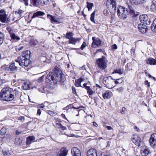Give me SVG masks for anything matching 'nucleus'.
Returning a JSON list of instances; mask_svg holds the SVG:
<instances>
[{"label":"nucleus","mask_w":156,"mask_h":156,"mask_svg":"<svg viewBox=\"0 0 156 156\" xmlns=\"http://www.w3.org/2000/svg\"><path fill=\"white\" fill-rule=\"evenodd\" d=\"M61 72L58 68H55L54 72H49L46 77V81L48 80L50 82L52 81L50 83V86H52L55 87L58 82L63 83L65 80V77L61 75Z\"/></svg>","instance_id":"f257e3e1"},{"label":"nucleus","mask_w":156,"mask_h":156,"mask_svg":"<svg viewBox=\"0 0 156 156\" xmlns=\"http://www.w3.org/2000/svg\"><path fill=\"white\" fill-rule=\"evenodd\" d=\"M19 93L16 89H13L8 87L4 88L0 92V97L5 101H11L18 96Z\"/></svg>","instance_id":"f03ea898"},{"label":"nucleus","mask_w":156,"mask_h":156,"mask_svg":"<svg viewBox=\"0 0 156 156\" xmlns=\"http://www.w3.org/2000/svg\"><path fill=\"white\" fill-rule=\"evenodd\" d=\"M29 51H26L22 53V55L19 57L16 60V62L21 66L27 67L30 64V58Z\"/></svg>","instance_id":"7ed1b4c3"},{"label":"nucleus","mask_w":156,"mask_h":156,"mask_svg":"<svg viewBox=\"0 0 156 156\" xmlns=\"http://www.w3.org/2000/svg\"><path fill=\"white\" fill-rule=\"evenodd\" d=\"M128 8L127 9L123 6H119L117 8V12L118 16L120 18L125 19L129 13L131 15L135 14V11L131 6L128 5Z\"/></svg>","instance_id":"20e7f679"},{"label":"nucleus","mask_w":156,"mask_h":156,"mask_svg":"<svg viewBox=\"0 0 156 156\" xmlns=\"http://www.w3.org/2000/svg\"><path fill=\"white\" fill-rule=\"evenodd\" d=\"M108 62L105 57L102 56L101 58L96 59L95 64L98 68L103 70L107 68Z\"/></svg>","instance_id":"39448f33"},{"label":"nucleus","mask_w":156,"mask_h":156,"mask_svg":"<svg viewBox=\"0 0 156 156\" xmlns=\"http://www.w3.org/2000/svg\"><path fill=\"white\" fill-rule=\"evenodd\" d=\"M30 2L34 6L36 7L44 6L47 4L49 2L46 0H30Z\"/></svg>","instance_id":"423d86ee"},{"label":"nucleus","mask_w":156,"mask_h":156,"mask_svg":"<svg viewBox=\"0 0 156 156\" xmlns=\"http://www.w3.org/2000/svg\"><path fill=\"white\" fill-rule=\"evenodd\" d=\"M93 42L91 45V46L93 48H96L97 47L100 48L102 46L101 41L100 39L95 37H92Z\"/></svg>","instance_id":"0eeeda50"},{"label":"nucleus","mask_w":156,"mask_h":156,"mask_svg":"<svg viewBox=\"0 0 156 156\" xmlns=\"http://www.w3.org/2000/svg\"><path fill=\"white\" fill-rule=\"evenodd\" d=\"M103 83L105 86L109 89H111L115 87V86L114 85V81L112 80H108L107 78H103Z\"/></svg>","instance_id":"6e6552de"},{"label":"nucleus","mask_w":156,"mask_h":156,"mask_svg":"<svg viewBox=\"0 0 156 156\" xmlns=\"http://www.w3.org/2000/svg\"><path fill=\"white\" fill-rule=\"evenodd\" d=\"M139 19L140 22L146 25H149L151 22L149 19H148V16L146 14H143L140 15L139 16Z\"/></svg>","instance_id":"1a4fd4ad"},{"label":"nucleus","mask_w":156,"mask_h":156,"mask_svg":"<svg viewBox=\"0 0 156 156\" xmlns=\"http://www.w3.org/2000/svg\"><path fill=\"white\" fill-rule=\"evenodd\" d=\"M140 153L142 156H151L150 154V150L146 146H143L141 147Z\"/></svg>","instance_id":"9d476101"},{"label":"nucleus","mask_w":156,"mask_h":156,"mask_svg":"<svg viewBox=\"0 0 156 156\" xmlns=\"http://www.w3.org/2000/svg\"><path fill=\"white\" fill-rule=\"evenodd\" d=\"M149 142L151 147L154 148L156 147V134L153 133L151 135Z\"/></svg>","instance_id":"9b49d317"},{"label":"nucleus","mask_w":156,"mask_h":156,"mask_svg":"<svg viewBox=\"0 0 156 156\" xmlns=\"http://www.w3.org/2000/svg\"><path fill=\"white\" fill-rule=\"evenodd\" d=\"M133 142L138 147L140 146L141 143L140 138L137 135H135L132 138Z\"/></svg>","instance_id":"f8f14e48"},{"label":"nucleus","mask_w":156,"mask_h":156,"mask_svg":"<svg viewBox=\"0 0 156 156\" xmlns=\"http://www.w3.org/2000/svg\"><path fill=\"white\" fill-rule=\"evenodd\" d=\"M7 15L6 13L0 14V21L3 23H8L10 22V20L7 18Z\"/></svg>","instance_id":"ddd939ff"},{"label":"nucleus","mask_w":156,"mask_h":156,"mask_svg":"<svg viewBox=\"0 0 156 156\" xmlns=\"http://www.w3.org/2000/svg\"><path fill=\"white\" fill-rule=\"evenodd\" d=\"M71 153L73 156H81L80 151L77 147H73L71 149Z\"/></svg>","instance_id":"4468645a"},{"label":"nucleus","mask_w":156,"mask_h":156,"mask_svg":"<svg viewBox=\"0 0 156 156\" xmlns=\"http://www.w3.org/2000/svg\"><path fill=\"white\" fill-rule=\"evenodd\" d=\"M138 28L142 34L144 33L147 30V27L144 24H139Z\"/></svg>","instance_id":"2eb2a0df"},{"label":"nucleus","mask_w":156,"mask_h":156,"mask_svg":"<svg viewBox=\"0 0 156 156\" xmlns=\"http://www.w3.org/2000/svg\"><path fill=\"white\" fill-rule=\"evenodd\" d=\"M68 152L67 150L66 147H63L58 152V156H66Z\"/></svg>","instance_id":"dca6fc26"},{"label":"nucleus","mask_w":156,"mask_h":156,"mask_svg":"<svg viewBox=\"0 0 156 156\" xmlns=\"http://www.w3.org/2000/svg\"><path fill=\"white\" fill-rule=\"evenodd\" d=\"M7 30L12 39L16 40H19L20 39V37L16 35L15 34L13 33V30H12L10 28H8L7 29Z\"/></svg>","instance_id":"f3484780"},{"label":"nucleus","mask_w":156,"mask_h":156,"mask_svg":"<svg viewBox=\"0 0 156 156\" xmlns=\"http://www.w3.org/2000/svg\"><path fill=\"white\" fill-rule=\"evenodd\" d=\"M47 17H50V20L52 23H62V20L61 19H59L56 18L55 16H53L50 14H48L47 15Z\"/></svg>","instance_id":"a211bd4d"},{"label":"nucleus","mask_w":156,"mask_h":156,"mask_svg":"<svg viewBox=\"0 0 156 156\" xmlns=\"http://www.w3.org/2000/svg\"><path fill=\"white\" fill-rule=\"evenodd\" d=\"M87 156H97L96 150L92 148L90 149L87 152Z\"/></svg>","instance_id":"6ab92c4d"},{"label":"nucleus","mask_w":156,"mask_h":156,"mask_svg":"<svg viewBox=\"0 0 156 156\" xmlns=\"http://www.w3.org/2000/svg\"><path fill=\"white\" fill-rule=\"evenodd\" d=\"M87 83H85L83 84V86L87 90V92L88 94H89L90 96L89 97H90V96L92 95L93 94V91L90 88V87L87 86Z\"/></svg>","instance_id":"aec40b11"},{"label":"nucleus","mask_w":156,"mask_h":156,"mask_svg":"<svg viewBox=\"0 0 156 156\" xmlns=\"http://www.w3.org/2000/svg\"><path fill=\"white\" fill-rule=\"evenodd\" d=\"M130 1L133 5H136L144 3L147 0H130Z\"/></svg>","instance_id":"412c9836"},{"label":"nucleus","mask_w":156,"mask_h":156,"mask_svg":"<svg viewBox=\"0 0 156 156\" xmlns=\"http://www.w3.org/2000/svg\"><path fill=\"white\" fill-rule=\"evenodd\" d=\"M26 143L27 145H29L32 142L35 141V138L34 136H29L27 138Z\"/></svg>","instance_id":"4be33fe9"},{"label":"nucleus","mask_w":156,"mask_h":156,"mask_svg":"<svg viewBox=\"0 0 156 156\" xmlns=\"http://www.w3.org/2000/svg\"><path fill=\"white\" fill-rule=\"evenodd\" d=\"M83 81V79L82 78H80L76 80L74 84L76 87H81L83 88V86L81 85V83Z\"/></svg>","instance_id":"5701e85b"},{"label":"nucleus","mask_w":156,"mask_h":156,"mask_svg":"<svg viewBox=\"0 0 156 156\" xmlns=\"http://www.w3.org/2000/svg\"><path fill=\"white\" fill-rule=\"evenodd\" d=\"M146 63L151 65H154L156 64V59H154L152 58H150L146 60Z\"/></svg>","instance_id":"b1692460"},{"label":"nucleus","mask_w":156,"mask_h":156,"mask_svg":"<svg viewBox=\"0 0 156 156\" xmlns=\"http://www.w3.org/2000/svg\"><path fill=\"white\" fill-rule=\"evenodd\" d=\"M18 63H12L9 66V68L11 70L12 72H15L18 69L16 65Z\"/></svg>","instance_id":"393cba45"},{"label":"nucleus","mask_w":156,"mask_h":156,"mask_svg":"<svg viewBox=\"0 0 156 156\" xmlns=\"http://www.w3.org/2000/svg\"><path fill=\"white\" fill-rule=\"evenodd\" d=\"M80 39L78 38L72 37L70 40H69V43L75 45L76 42L80 41Z\"/></svg>","instance_id":"a878e982"},{"label":"nucleus","mask_w":156,"mask_h":156,"mask_svg":"<svg viewBox=\"0 0 156 156\" xmlns=\"http://www.w3.org/2000/svg\"><path fill=\"white\" fill-rule=\"evenodd\" d=\"M102 96L104 99H108L111 97L110 92L106 91L102 94Z\"/></svg>","instance_id":"bb28decb"},{"label":"nucleus","mask_w":156,"mask_h":156,"mask_svg":"<svg viewBox=\"0 0 156 156\" xmlns=\"http://www.w3.org/2000/svg\"><path fill=\"white\" fill-rule=\"evenodd\" d=\"M44 15H45L44 13L42 12L37 11L33 14L32 16L31 17V18L33 19L39 16H43Z\"/></svg>","instance_id":"cd10ccee"},{"label":"nucleus","mask_w":156,"mask_h":156,"mask_svg":"<svg viewBox=\"0 0 156 156\" xmlns=\"http://www.w3.org/2000/svg\"><path fill=\"white\" fill-rule=\"evenodd\" d=\"M151 28L153 32H156V19L153 21L151 27Z\"/></svg>","instance_id":"c85d7f7f"},{"label":"nucleus","mask_w":156,"mask_h":156,"mask_svg":"<svg viewBox=\"0 0 156 156\" xmlns=\"http://www.w3.org/2000/svg\"><path fill=\"white\" fill-rule=\"evenodd\" d=\"M110 6V7H112V9L114 11L116 10V2L113 0L111 1Z\"/></svg>","instance_id":"c756f323"},{"label":"nucleus","mask_w":156,"mask_h":156,"mask_svg":"<svg viewBox=\"0 0 156 156\" xmlns=\"http://www.w3.org/2000/svg\"><path fill=\"white\" fill-rule=\"evenodd\" d=\"M30 88L29 84L26 82H24L22 86V88L24 90H27Z\"/></svg>","instance_id":"7c9ffc66"},{"label":"nucleus","mask_w":156,"mask_h":156,"mask_svg":"<svg viewBox=\"0 0 156 156\" xmlns=\"http://www.w3.org/2000/svg\"><path fill=\"white\" fill-rule=\"evenodd\" d=\"M4 37V34L0 31V45H1L3 42Z\"/></svg>","instance_id":"2f4dec72"},{"label":"nucleus","mask_w":156,"mask_h":156,"mask_svg":"<svg viewBox=\"0 0 156 156\" xmlns=\"http://www.w3.org/2000/svg\"><path fill=\"white\" fill-rule=\"evenodd\" d=\"M2 151L3 154L5 156H13V155L10 153L8 150H2Z\"/></svg>","instance_id":"473e14b6"},{"label":"nucleus","mask_w":156,"mask_h":156,"mask_svg":"<svg viewBox=\"0 0 156 156\" xmlns=\"http://www.w3.org/2000/svg\"><path fill=\"white\" fill-rule=\"evenodd\" d=\"M151 9L152 10H154V9H156V2L155 1H153L152 2V4L151 6Z\"/></svg>","instance_id":"72a5a7b5"},{"label":"nucleus","mask_w":156,"mask_h":156,"mask_svg":"<svg viewBox=\"0 0 156 156\" xmlns=\"http://www.w3.org/2000/svg\"><path fill=\"white\" fill-rule=\"evenodd\" d=\"M87 8L88 10L89 11L92 9L94 6V5L93 3H90L88 2H87Z\"/></svg>","instance_id":"f704fd0d"},{"label":"nucleus","mask_w":156,"mask_h":156,"mask_svg":"<svg viewBox=\"0 0 156 156\" xmlns=\"http://www.w3.org/2000/svg\"><path fill=\"white\" fill-rule=\"evenodd\" d=\"M112 73L113 74L117 73L119 75H121L122 74V71L120 69H115L114 70Z\"/></svg>","instance_id":"c9c22d12"},{"label":"nucleus","mask_w":156,"mask_h":156,"mask_svg":"<svg viewBox=\"0 0 156 156\" xmlns=\"http://www.w3.org/2000/svg\"><path fill=\"white\" fill-rule=\"evenodd\" d=\"M73 34L72 32H69L66 33V37L69 40L71 39L72 37H73Z\"/></svg>","instance_id":"e433bc0d"},{"label":"nucleus","mask_w":156,"mask_h":156,"mask_svg":"<svg viewBox=\"0 0 156 156\" xmlns=\"http://www.w3.org/2000/svg\"><path fill=\"white\" fill-rule=\"evenodd\" d=\"M6 132V128L4 127H3L0 130V134L1 135H4L5 134Z\"/></svg>","instance_id":"4c0bfd02"},{"label":"nucleus","mask_w":156,"mask_h":156,"mask_svg":"<svg viewBox=\"0 0 156 156\" xmlns=\"http://www.w3.org/2000/svg\"><path fill=\"white\" fill-rule=\"evenodd\" d=\"M114 82L116 84H119L122 82L123 80L122 78H119L117 79H114Z\"/></svg>","instance_id":"58836bf2"},{"label":"nucleus","mask_w":156,"mask_h":156,"mask_svg":"<svg viewBox=\"0 0 156 156\" xmlns=\"http://www.w3.org/2000/svg\"><path fill=\"white\" fill-rule=\"evenodd\" d=\"M95 14V11H94L90 15V20L91 21L93 22L94 23L96 24L94 19Z\"/></svg>","instance_id":"ea45409f"},{"label":"nucleus","mask_w":156,"mask_h":156,"mask_svg":"<svg viewBox=\"0 0 156 156\" xmlns=\"http://www.w3.org/2000/svg\"><path fill=\"white\" fill-rule=\"evenodd\" d=\"M38 43L37 41L36 40H32L31 41L30 44L31 45H35Z\"/></svg>","instance_id":"a19ab883"},{"label":"nucleus","mask_w":156,"mask_h":156,"mask_svg":"<svg viewBox=\"0 0 156 156\" xmlns=\"http://www.w3.org/2000/svg\"><path fill=\"white\" fill-rule=\"evenodd\" d=\"M5 44L7 45L8 46H9L10 44H12V42L11 40L7 39L5 41Z\"/></svg>","instance_id":"79ce46f5"},{"label":"nucleus","mask_w":156,"mask_h":156,"mask_svg":"<svg viewBox=\"0 0 156 156\" xmlns=\"http://www.w3.org/2000/svg\"><path fill=\"white\" fill-rule=\"evenodd\" d=\"M47 113L50 115L52 116H55V114L53 112L51 111H47Z\"/></svg>","instance_id":"37998d69"},{"label":"nucleus","mask_w":156,"mask_h":156,"mask_svg":"<svg viewBox=\"0 0 156 156\" xmlns=\"http://www.w3.org/2000/svg\"><path fill=\"white\" fill-rule=\"evenodd\" d=\"M62 125L60 123H56L55 125L54 126L56 128L60 129L61 128Z\"/></svg>","instance_id":"c03bdc74"},{"label":"nucleus","mask_w":156,"mask_h":156,"mask_svg":"<svg viewBox=\"0 0 156 156\" xmlns=\"http://www.w3.org/2000/svg\"><path fill=\"white\" fill-rule=\"evenodd\" d=\"M44 78V75H43L42 76L40 77L38 79V80H37V82L38 83H40V82H42L43 81V80Z\"/></svg>","instance_id":"a18cd8bd"},{"label":"nucleus","mask_w":156,"mask_h":156,"mask_svg":"<svg viewBox=\"0 0 156 156\" xmlns=\"http://www.w3.org/2000/svg\"><path fill=\"white\" fill-rule=\"evenodd\" d=\"M86 45H87L86 42H83L81 46V49L83 50L84 48L86 46Z\"/></svg>","instance_id":"49530a36"},{"label":"nucleus","mask_w":156,"mask_h":156,"mask_svg":"<svg viewBox=\"0 0 156 156\" xmlns=\"http://www.w3.org/2000/svg\"><path fill=\"white\" fill-rule=\"evenodd\" d=\"M126 111V108L125 107H123L122 108V109L121 111V113L122 114H124Z\"/></svg>","instance_id":"de8ad7c7"},{"label":"nucleus","mask_w":156,"mask_h":156,"mask_svg":"<svg viewBox=\"0 0 156 156\" xmlns=\"http://www.w3.org/2000/svg\"><path fill=\"white\" fill-rule=\"evenodd\" d=\"M54 120L55 122H61V121L60 119L56 117H55L54 118Z\"/></svg>","instance_id":"09e8293b"},{"label":"nucleus","mask_w":156,"mask_h":156,"mask_svg":"<svg viewBox=\"0 0 156 156\" xmlns=\"http://www.w3.org/2000/svg\"><path fill=\"white\" fill-rule=\"evenodd\" d=\"M25 119L24 117L23 116H20L18 118V120H20L21 121H24Z\"/></svg>","instance_id":"8fccbe9b"},{"label":"nucleus","mask_w":156,"mask_h":156,"mask_svg":"<svg viewBox=\"0 0 156 156\" xmlns=\"http://www.w3.org/2000/svg\"><path fill=\"white\" fill-rule=\"evenodd\" d=\"M116 90L119 92H121L123 90V89L122 87H120L116 89Z\"/></svg>","instance_id":"3c124183"},{"label":"nucleus","mask_w":156,"mask_h":156,"mask_svg":"<svg viewBox=\"0 0 156 156\" xmlns=\"http://www.w3.org/2000/svg\"><path fill=\"white\" fill-rule=\"evenodd\" d=\"M117 48V45L115 44H114L112 46V49H116Z\"/></svg>","instance_id":"603ef678"},{"label":"nucleus","mask_w":156,"mask_h":156,"mask_svg":"<svg viewBox=\"0 0 156 156\" xmlns=\"http://www.w3.org/2000/svg\"><path fill=\"white\" fill-rule=\"evenodd\" d=\"M72 90L73 91V93L74 94H75L76 95L77 94H76V89L73 87H72Z\"/></svg>","instance_id":"864d4df0"},{"label":"nucleus","mask_w":156,"mask_h":156,"mask_svg":"<svg viewBox=\"0 0 156 156\" xmlns=\"http://www.w3.org/2000/svg\"><path fill=\"white\" fill-rule=\"evenodd\" d=\"M144 83L145 85H147V87H150V83L148 82V81L147 80L145 81L144 82Z\"/></svg>","instance_id":"5fc2aeb1"},{"label":"nucleus","mask_w":156,"mask_h":156,"mask_svg":"<svg viewBox=\"0 0 156 156\" xmlns=\"http://www.w3.org/2000/svg\"><path fill=\"white\" fill-rule=\"evenodd\" d=\"M102 51V50L101 49H97L96 51L94 53V55H95L96 53L98 52H101Z\"/></svg>","instance_id":"6e6d98bb"},{"label":"nucleus","mask_w":156,"mask_h":156,"mask_svg":"<svg viewBox=\"0 0 156 156\" xmlns=\"http://www.w3.org/2000/svg\"><path fill=\"white\" fill-rule=\"evenodd\" d=\"M131 53L134 55V54L135 49L133 48H132L131 49Z\"/></svg>","instance_id":"4d7b16f0"},{"label":"nucleus","mask_w":156,"mask_h":156,"mask_svg":"<svg viewBox=\"0 0 156 156\" xmlns=\"http://www.w3.org/2000/svg\"><path fill=\"white\" fill-rule=\"evenodd\" d=\"M28 0H23V2L27 6L28 5Z\"/></svg>","instance_id":"13d9d810"},{"label":"nucleus","mask_w":156,"mask_h":156,"mask_svg":"<svg viewBox=\"0 0 156 156\" xmlns=\"http://www.w3.org/2000/svg\"><path fill=\"white\" fill-rule=\"evenodd\" d=\"M21 133V131H19L18 130H17L16 131V135H19Z\"/></svg>","instance_id":"bf43d9fd"},{"label":"nucleus","mask_w":156,"mask_h":156,"mask_svg":"<svg viewBox=\"0 0 156 156\" xmlns=\"http://www.w3.org/2000/svg\"><path fill=\"white\" fill-rule=\"evenodd\" d=\"M61 128L63 130H66L67 129L66 127V126H63L62 125L61 126Z\"/></svg>","instance_id":"052dcab7"},{"label":"nucleus","mask_w":156,"mask_h":156,"mask_svg":"<svg viewBox=\"0 0 156 156\" xmlns=\"http://www.w3.org/2000/svg\"><path fill=\"white\" fill-rule=\"evenodd\" d=\"M41 110L39 108L37 109V114L38 115H40L41 114Z\"/></svg>","instance_id":"680f3d73"},{"label":"nucleus","mask_w":156,"mask_h":156,"mask_svg":"<svg viewBox=\"0 0 156 156\" xmlns=\"http://www.w3.org/2000/svg\"><path fill=\"white\" fill-rule=\"evenodd\" d=\"M105 78H108V80H112L113 81V80H114V79H113V78L111 76H109L108 77H105Z\"/></svg>","instance_id":"e2e57ef3"},{"label":"nucleus","mask_w":156,"mask_h":156,"mask_svg":"<svg viewBox=\"0 0 156 156\" xmlns=\"http://www.w3.org/2000/svg\"><path fill=\"white\" fill-rule=\"evenodd\" d=\"M106 128L108 130H110L112 129V127H111L110 126H106Z\"/></svg>","instance_id":"0e129e2a"},{"label":"nucleus","mask_w":156,"mask_h":156,"mask_svg":"<svg viewBox=\"0 0 156 156\" xmlns=\"http://www.w3.org/2000/svg\"><path fill=\"white\" fill-rule=\"evenodd\" d=\"M107 144L106 147H109L110 145V143H111V142H107Z\"/></svg>","instance_id":"69168bd1"},{"label":"nucleus","mask_w":156,"mask_h":156,"mask_svg":"<svg viewBox=\"0 0 156 156\" xmlns=\"http://www.w3.org/2000/svg\"><path fill=\"white\" fill-rule=\"evenodd\" d=\"M44 107V105L41 104L40 105L39 107L41 108H43Z\"/></svg>","instance_id":"338daca9"},{"label":"nucleus","mask_w":156,"mask_h":156,"mask_svg":"<svg viewBox=\"0 0 156 156\" xmlns=\"http://www.w3.org/2000/svg\"><path fill=\"white\" fill-rule=\"evenodd\" d=\"M16 81V80L14 79L12 80V83H13L14 84V83H15Z\"/></svg>","instance_id":"774afa93"}]
</instances>
